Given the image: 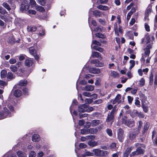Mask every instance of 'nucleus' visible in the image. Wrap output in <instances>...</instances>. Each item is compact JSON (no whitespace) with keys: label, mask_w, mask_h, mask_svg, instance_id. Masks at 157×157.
Listing matches in <instances>:
<instances>
[{"label":"nucleus","mask_w":157,"mask_h":157,"mask_svg":"<svg viewBox=\"0 0 157 157\" xmlns=\"http://www.w3.org/2000/svg\"><path fill=\"white\" fill-rule=\"evenodd\" d=\"M11 116V113L6 107H4L3 109L0 111V120L10 117Z\"/></svg>","instance_id":"f257e3e1"},{"label":"nucleus","mask_w":157,"mask_h":157,"mask_svg":"<svg viewBox=\"0 0 157 157\" xmlns=\"http://www.w3.org/2000/svg\"><path fill=\"white\" fill-rule=\"evenodd\" d=\"M29 2L24 0L21 4L20 10L22 12H25L29 9Z\"/></svg>","instance_id":"f03ea898"},{"label":"nucleus","mask_w":157,"mask_h":157,"mask_svg":"<svg viewBox=\"0 0 157 157\" xmlns=\"http://www.w3.org/2000/svg\"><path fill=\"white\" fill-rule=\"evenodd\" d=\"M116 110L115 109H113L110 113L108 114L107 118L106 119V121L107 122L109 123L110 122L113 123L114 119V113Z\"/></svg>","instance_id":"7ed1b4c3"},{"label":"nucleus","mask_w":157,"mask_h":157,"mask_svg":"<svg viewBox=\"0 0 157 157\" xmlns=\"http://www.w3.org/2000/svg\"><path fill=\"white\" fill-rule=\"evenodd\" d=\"M93 151L95 155L97 156H105L108 154L107 151L98 149H94L93 150Z\"/></svg>","instance_id":"20e7f679"},{"label":"nucleus","mask_w":157,"mask_h":157,"mask_svg":"<svg viewBox=\"0 0 157 157\" xmlns=\"http://www.w3.org/2000/svg\"><path fill=\"white\" fill-rule=\"evenodd\" d=\"M145 151L141 148V147H138L136 151H133L129 155L130 157L133 156L135 155H143L144 154Z\"/></svg>","instance_id":"39448f33"},{"label":"nucleus","mask_w":157,"mask_h":157,"mask_svg":"<svg viewBox=\"0 0 157 157\" xmlns=\"http://www.w3.org/2000/svg\"><path fill=\"white\" fill-rule=\"evenodd\" d=\"M124 131L122 128H120L117 130V138L119 141L121 143L123 142L124 140Z\"/></svg>","instance_id":"423d86ee"},{"label":"nucleus","mask_w":157,"mask_h":157,"mask_svg":"<svg viewBox=\"0 0 157 157\" xmlns=\"http://www.w3.org/2000/svg\"><path fill=\"white\" fill-rule=\"evenodd\" d=\"M29 53L31 55L33 56L35 59L37 61L39 59L40 57L37 53L36 50H35L33 47L32 46L29 48Z\"/></svg>","instance_id":"0eeeda50"},{"label":"nucleus","mask_w":157,"mask_h":157,"mask_svg":"<svg viewBox=\"0 0 157 157\" xmlns=\"http://www.w3.org/2000/svg\"><path fill=\"white\" fill-rule=\"evenodd\" d=\"M139 131L136 130H134L129 132L128 139L132 141L135 139L136 136L138 134Z\"/></svg>","instance_id":"6e6552de"},{"label":"nucleus","mask_w":157,"mask_h":157,"mask_svg":"<svg viewBox=\"0 0 157 157\" xmlns=\"http://www.w3.org/2000/svg\"><path fill=\"white\" fill-rule=\"evenodd\" d=\"M91 63L95 64V66L98 67H102L104 66V64L100 62L98 59H93L90 61Z\"/></svg>","instance_id":"1a4fd4ad"},{"label":"nucleus","mask_w":157,"mask_h":157,"mask_svg":"<svg viewBox=\"0 0 157 157\" xmlns=\"http://www.w3.org/2000/svg\"><path fill=\"white\" fill-rule=\"evenodd\" d=\"M132 149V147H129L126 148L124 153L123 154V157H128L129 154Z\"/></svg>","instance_id":"9d476101"},{"label":"nucleus","mask_w":157,"mask_h":157,"mask_svg":"<svg viewBox=\"0 0 157 157\" xmlns=\"http://www.w3.org/2000/svg\"><path fill=\"white\" fill-rule=\"evenodd\" d=\"M141 104V107L143 109V111L145 113H147L149 110L147 104L145 101H142Z\"/></svg>","instance_id":"9b49d317"},{"label":"nucleus","mask_w":157,"mask_h":157,"mask_svg":"<svg viewBox=\"0 0 157 157\" xmlns=\"http://www.w3.org/2000/svg\"><path fill=\"white\" fill-rule=\"evenodd\" d=\"M89 72L94 74H98L100 73V70L99 68L96 67H90L89 69Z\"/></svg>","instance_id":"f8f14e48"},{"label":"nucleus","mask_w":157,"mask_h":157,"mask_svg":"<svg viewBox=\"0 0 157 157\" xmlns=\"http://www.w3.org/2000/svg\"><path fill=\"white\" fill-rule=\"evenodd\" d=\"M13 95L16 98H18L21 96L22 92L21 90L17 89L13 91Z\"/></svg>","instance_id":"ddd939ff"},{"label":"nucleus","mask_w":157,"mask_h":157,"mask_svg":"<svg viewBox=\"0 0 157 157\" xmlns=\"http://www.w3.org/2000/svg\"><path fill=\"white\" fill-rule=\"evenodd\" d=\"M121 95L120 94H118L116 96L115 99L113 100V104H114L116 103H118V104H119L121 103V100H120L121 98Z\"/></svg>","instance_id":"4468645a"},{"label":"nucleus","mask_w":157,"mask_h":157,"mask_svg":"<svg viewBox=\"0 0 157 157\" xmlns=\"http://www.w3.org/2000/svg\"><path fill=\"white\" fill-rule=\"evenodd\" d=\"M125 125L130 128L132 127L135 125V122L133 120L128 119Z\"/></svg>","instance_id":"2eb2a0df"},{"label":"nucleus","mask_w":157,"mask_h":157,"mask_svg":"<svg viewBox=\"0 0 157 157\" xmlns=\"http://www.w3.org/2000/svg\"><path fill=\"white\" fill-rule=\"evenodd\" d=\"M150 125V124L148 122H146L144 124L143 129L142 131V134L144 135L148 129Z\"/></svg>","instance_id":"dca6fc26"},{"label":"nucleus","mask_w":157,"mask_h":157,"mask_svg":"<svg viewBox=\"0 0 157 157\" xmlns=\"http://www.w3.org/2000/svg\"><path fill=\"white\" fill-rule=\"evenodd\" d=\"M27 29L28 32L31 33L35 31L37 29L36 27L34 25L28 26Z\"/></svg>","instance_id":"f3484780"},{"label":"nucleus","mask_w":157,"mask_h":157,"mask_svg":"<svg viewBox=\"0 0 157 157\" xmlns=\"http://www.w3.org/2000/svg\"><path fill=\"white\" fill-rule=\"evenodd\" d=\"M40 137L39 135L35 134L33 135L32 137V141L34 142H37L40 141Z\"/></svg>","instance_id":"a211bd4d"},{"label":"nucleus","mask_w":157,"mask_h":157,"mask_svg":"<svg viewBox=\"0 0 157 157\" xmlns=\"http://www.w3.org/2000/svg\"><path fill=\"white\" fill-rule=\"evenodd\" d=\"M97 7L98 9L102 10L107 11L109 10V8L108 6H103L101 5H99L97 6Z\"/></svg>","instance_id":"6ab92c4d"},{"label":"nucleus","mask_w":157,"mask_h":157,"mask_svg":"<svg viewBox=\"0 0 157 157\" xmlns=\"http://www.w3.org/2000/svg\"><path fill=\"white\" fill-rule=\"evenodd\" d=\"M28 83L27 81L25 79L22 80H21L18 84V85L21 86H26Z\"/></svg>","instance_id":"aec40b11"},{"label":"nucleus","mask_w":157,"mask_h":157,"mask_svg":"<svg viewBox=\"0 0 157 157\" xmlns=\"http://www.w3.org/2000/svg\"><path fill=\"white\" fill-rule=\"evenodd\" d=\"M87 144L90 147H94L98 145V143L95 141L90 140L88 142Z\"/></svg>","instance_id":"412c9836"},{"label":"nucleus","mask_w":157,"mask_h":157,"mask_svg":"<svg viewBox=\"0 0 157 157\" xmlns=\"http://www.w3.org/2000/svg\"><path fill=\"white\" fill-rule=\"evenodd\" d=\"M33 61L31 59H26L25 61V65L28 67H29L33 64Z\"/></svg>","instance_id":"4be33fe9"},{"label":"nucleus","mask_w":157,"mask_h":157,"mask_svg":"<svg viewBox=\"0 0 157 157\" xmlns=\"http://www.w3.org/2000/svg\"><path fill=\"white\" fill-rule=\"evenodd\" d=\"M85 106L86 105L85 104L78 106V111L80 113L84 112H85L84 108H86Z\"/></svg>","instance_id":"5701e85b"},{"label":"nucleus","mask_w":157,"mask_h":157,"mask_svg":"<svg viewBox=\"0 0 157 157\" xmlns=\"http://www.w3.org/2000/svg\"><path fill=\"white\" fill-rule=\"evenodd\" d=\"M6 77L8 81L11 80L15 78V76L10 72H8L7 73Z\"/></svg>","instance_id":"b1692460"},{"label":"nucleus","mask_w":157,"mask_h":157,"mask_svg":"<svg viewBox=\"0 0 157 157\" xmlns=\"http://www.w3.org/2000/svg\"><path fill=\"white\" fill-rule=\"evenodd\" d=\"M94 89V86L91 85H87L84 87V90L87 91H92Z\"/></svg>","instance_id":"393cba45"},{"label":"nucleus","mask_w":157,"mask_h":157,"mask_svg":"<svg viewBox=\"0 0 157 157\" xmlns=\"http://www.w3.org/2000/svg\"><path fill=\"white\" fill-rule=\"evenodd\" d=\"M93 15L95 17H100L101 15V12L100 11L96 10L93 11Z\"/></svg>","instance_id":"a878e982"},{"label":"nucleus","mask_w":157,"mask_h":157,"mask_svg":"<svg viewBox=\"0 0 157 157\" xmlns=\"http://www.w3.org/2000/svg\"><path fill=\"white\" fill-rule=\"evenodd\" d=\"M7 71L5 70H2L1 71L0 73L1 77L2 78H5L7 75Z\"/></svg>","instance_id":"bb28decb"},{"label":"nucleus","mask_w":157,"mask_h":157,"mask_svg":"<svg viewBox=\"0 0 157 157\" xmlns=\"http://www.w3.org/2000/svg\"><path fill=\"white\" fill-rule=\"evenodd\" d=\"M88 134H94L98 132V130L96 128H90L88 129Z\"/></svg>","instance_id":"cd10ccee"},{"label":"nucleus","mask_w":157,"mask_h":157,"mask_svg":"<svg viewBox=\"0 0 157 157\" xmlns=\"http://www.w3.org/2000/svg\"><path fill=\"white\" fill-rule=\"evenodd\" d=\"M17 155L18 157H27L26 154L24 153L21 151H18L17 152Z\"/></svg>","instance_id":"c85d7f7f"},{"label":"nucleus","mask_w":157,"mask_h":157,"mask_svg":"<svg viewBox=\"0 0 157 157\" xmlns=\"http://www.w3.org/2000/svg\"><path fill=\"white\" fill-rule=\"evenodd\" d=\"M100 120H94L92 121L91 124L92 126H96L98 125L100 123Z\"/></svg>","instance_id":"c756f323"},{"label":"nucleus","mask_w":157,"mask_h":157,"mask_svg":"<svg viewBox=\"0 0 157 157\" xmlns=\"http://www.w3.org/2000/svg\"><path fill=\"white\" fill-rule=\"evenodd\" d=\"M2 6L8 11L11 10L10 6L6 2H4L2 4Z\"/></svg>","instance_id":"7c9ffc66"},{"label":"nucleus","mask_w":157,"mask_h":157,"mask_svg":"<svg viewBox=\"0 0 157 157\" xmlns=\"http://www.w3.org/2000/svg\"><path fill=\"white\" fill-rule=\"evenodd\" d=\"M93 48L96 50L99 51L100 52H101L103 51L104 49L103 48L98 47L97 46L94 45L93 47Z\"/></svg>","instance_id":"2f4dec72"},{"label":"nucleus","mask_w":157,"mask_h":157,"mask_svg":"<svg viewBox=\"0 0 157 157\" xmlns=\"http://www.w3.org/2000/svg\"><path fill=\"white\" fill-rule=\"evenodd\" d=\"M101 54L97 52H93L92 56L93 58H94L95 57L98 58L99 56H100Z\"/></svg>","instance_id":"473e14b6"},{"label":"nucleus","mask_w":157,"mask_h":157,"mask_svg":"<svg viewBox=\"0 0 157 157\" xmlns=\"http://www.w3.org/2000/svg\"><path fill=\"white\" fill-rule=\"evenodd\" d=\"M95 36L97 37L104 39L105 38V35L100 33H97L95 34Z\"/></svg>","instance_id":"72a5a7b5"},{"label":"nucleus","mask_w":157,"mask_h":157,"mask_svg":"<svg viewBox=\"0 0 157 157\" xmlns=\"http://www.w3.org/2000/svg\"><path fill=\"white\" fill-rule=\"evenodd\" d=\"M153 76L152 73L149 76V84L150 86H152L153 84Z\"/></svg>","instance_id":"f704fd0d"},{"label":"nucleus","mask_w":157,"mask_h":157,"mask_svg":"<svg viewBox=\"0 0 157 157\" xmlns=\"http://www.w3.org/2000/svg\"><path fill=\"white\" fill-rule=\"evenodd\" d=\"M23 94L24 95L28 96L29 95V89L28 88L25 87L22 90Z\"/></svg>","instance_id":"c9c22d12"},{"label":"nucleus","mask_w":157,"mask_h":157,"mask_svg":"<svg viewBox=\"0 0 157 157\" xmlns=\"http://www.w3.org/2000/svg\"><path fill=\"white\" fill-rule=\"evenodd\" d=\"M127 118L128 117L126 116H124V117L121 119V122L122 124L125 125L127 121L128 120H127Z\"/></svg>","instance_id":"e433bc0d"},{"label":"nucleus","mask_w":157,"mask_h":157,"mask_svg":"<svg viewBox=\"0 0 157 157\" xmlns=\"http://www.w3.org/2000/svg\"><path fill=\"white\" fill-rule=\"evenodd\" d=\"M10 68L11 70L13 72H15L17 71V68L14 65H11Z\"/></svg>","instance_id":"4c0bfd02"},{"label":"nucleus","mask_w":157,"mask_h":157,"mask_svg":"<svg viewBox=\"0 0 157 157\" xmlns=\"http://www.w3.org/2000/svg\"><path fill=\"white\" fill-rule=\"evenodd\" d=\"M145 80L144 78H142L140 81L139 84L140 86L141 87L145 85Z\"/></svg>","instance_id":"58836bf2"},{"label":"nucleus","mask_w":157,"mask_h":157,"mask_svg":"<svg viewBox=\"0 0 157 157\" xmlns=\"http://www.w3.org/2000/svg\"><path fill=\"white\" fill-rule=\"evenodd\" d=\"M7 13L6 9L2 7H0V13L4 15Z\"/></svg>","instance_id":"ea45409f"},{"label":"nucleus","mask_w":157,"mask_h":157,"mask_svg":"<svg viewBox=\"0 0 157 157\" xmlns=\"http://www.w3.org/2000/svg\"><path fill=\"white\" fill-rule=\"evenodd\" d=\"M36 154L34 151H31L29 153V157H36Z\"/></svg>","instance_id":"a19ab883"},{"label":"nucleus","mask_w":157,"mask_h":157,"mask_svg":"<svg viewBox=\"0 0 157 157\" xmlns=\"http://www.w3.org/2000/svg\"><path fill=\"white\" fill-rule=\"evenodd\" d=\"M111 74V76H113L114 78L118 77L119 76V74L117 71H114L112 72Z\"/></svg>","instance_id":"79ce46f5"},{"label":"nucleus","mask_w":157,"mask_h":157,"mask_svg":"<svg viewBox=\"0 0 157 157\" xmlns=\"http://www.w3.org/2000/svg\"><path fill=\"white\" fill-rule=\"evenodd\" d=\"M140 98H142L141 101H145L147 98V97L143 94H141L140 95Z\"/></svg>","instance_id":"37998d69"},{"label":"nucleus","mask_w":157,"mask_h":157,"mask_svg":"<svg viewBox=\"0 0 157 157\" xmlns=\"http://www.w3.org/2000/svg\"><path fill=\"white\" fill-rule=\"evenodd\" d=\"M93 44H94L99 46H101V44L99 42L96 40L93 41L92 44H91V46Z\"/></svg>","instance_id":"c03bdc74"},{"label":"nucleus","mask_w":157,"mask_h":157,"mask_svg":"<svg viewBox=\"0 0 157 157\" xmlns=\"http://www.w3.org/2000/svg\"><path fill=\"white\" fill-rule=\"evenodd\" d=\"M110 148L111 149H115L116 148V144L115 143H112L110 146Z\"/></svg>","instance_id":"a18cd8bd"},{"label":"nucleus","mask_w":157,"mask_h":157,"mask_svg":"<svg viewBox=\"0 0 157 157\" xmlns=\"http://www.w3.org/2000/svg\"><path fill=\"white\" fill-rule=\"evenodd\" d=\"M106 132L107 134L110 136H112L113 135V133L112 130L109 128H107L106 130Z\"/></svg>","instance_id":"49530a36"},{"label":"nucleus","mask_w":157,"mask_h":157,"mask_svg":"<svg viewBox=\"0 0 157 157\" xmlns=\"http://www.w3.org/2000/svg\"><path fill=\"white\" fill-rule=\"evenodd\" d=\"M81 133L82 134H88V129H82L81 130Z\"/></svg>","instance_id":"de8ad7c7"},{"label":"nucleus","mask_w":157,"mask_h":157,"mask_svg":"<svg viewBox=\"0 0 157 157\" xmlns=\"http://www.w3.org/2000/svg\"><path fill=\"white\" fill-rule=\"evenodd\" d=\"M28 14L35 15L36 13V11L33 10H30L28 11Z\"/></svg>","instance_id":"09e8293b"},{"label":"nucleus","mask_w":157,"mask_h":157,"mask_svg":"<svg viewBox=\"0 0 157 157\" xmlns=\"http://www.w3.org/2000/svg\"><path fill=\"white\" fill-rule=\"evenodd\" d=\"M151 6L149 4L146 10V11L145 13H149L151 12Z\"/></svg>","instance_id":"8fccbe9b"},{"label":"nucleus","mask_w":157,"mask_h":157,"mask_svg":"<svg viewBox=\"0 0 157 157\" xmlns=\"http://www.w3.org/2000/svg\"><path fill=\"white\" fill-rule=\"evenodd\" d=\"M79 147L80 148H84L86 147L87 145L84 143H80L79 144Z\"/></svg>","instance_id":"3c124183"},{"label":"nucleus","mask_w":157,"mask_h":157,"mask_svg":"<svg viewBox=\"0 0 157 157\" xmlns=\"http://www.w3.org/2000/svg\"><path fill=\"white\" fill-rule=\"evenodd\" d=\"M18 71L22 73H25V72L27 71V70L24 67L21 68L18 70Z\"/></svg>","instance_id":"603ef678"},{"label":"nucleus","mask_w":157,"mask_h":157,"mask_svg":"<svg viewBox=\"0 0 157 157\" xmlns=\"http://www.w3.org/2000/svg\"><path fill=\"white\" fill-rule=\"evenodd\" d=\"M37 9L40 12H44L45 11V10L44 8L43 7L41 6H39L37 7Z\"/></svg>","instance_id":"864d4df0"},{"label":"nucleus","mask_w":157,"mask_h":157,"mask_svg":"<svg viewBox=\"0 0 157 157\" xmlns=\"http://www.w3.org/2000/svg\"><path fill=\"white\" fill-rule=\"evenodd\" d=\"M95 136L94 135L87 136L86 138L87 140L90 139V140H94L95 138Z\"/></svg>","instance_id":"5fc2aeb1"},{"label":"nucleus","mask_w":157,"mask_h":157,"mask_svg":"<svg viewBox=\"0 0 157 157\" xmlns=\"http://www.w3.org/2000/svg\"><path fill=\"white\" fill-rule=\"evenodd\" d=\"M127 97L128 103L130 104L132 102L133 100V97L129 96H128Z\"/></svg>","instance_id":"6e6d98bb"},{"label":"nucleus","mask_w":157,"mask_h":157,"mask_svg":"<svg viewBox=\"0 0 157 157\" xmlns=\"http://www.w3.org/2000/svg\"><path fill=\"white\" fill-rule=\"evenodd\" d=\"M136 20L134 18H132L129 22V26H131L133 25L135 22Z\"/></svg>","instance_id":"4d7b16f0"},{"label":"nucleus","mask_w":157,"mask_h":157,"mask_svg":"<svg viewBox=\"0 0 157 157\" xmlns=\"http://www.w3.org/2000/svg\"><path fill=\"white\" fill-rule=\"evenodd\" d=\"M99 22L102 25H104L105 23V21L104 19H102L101 18H99L98 19Z\"/></svg>","instance_id":"13d9d810"},{"label":"nucleus","mask_w":157,"mask_h":157,"mask_svg":"<svg viewBox=\"0 0 157 157\" xmlns=\"http://www.w3.org/2000/svg\"><path fill=\"white\" fill-rule=\"evenodd\" d=\"M145 28L146 31L147 32H149L150 31V26L147 23H145L144 24Z\"/></svg>","instance_id":"bf43d9fd"},{"label":"nucleus","mask_w":157,"mask_h":157,"mask_svg":"<svg viewBox=\"0 0 157 157\" xmlns=\"http://www.w3.org/2000/svg\"><path fill=\"white\" fill-rule=\"evenodd\" d=\"M138 129L139 130L140 129L142 126L143 122L141 121H138Z\"/></svg>","instance_id":"052dcab7"},{"label":"nucleus","mask_w":157,"mask_h":157,"mask_svg":"<svg viewBox=\"0 0 157 157\" xmlns=\"http://www.w3.org/2000/svg\"><path fill=\"white\" fill-rule=\"evenodd\" d=\"M145 50V52L144 53L147 56H149L150 52V50L149 49H147L146 48H145L144 49Z\"/></svg>","instance_id":"680f3d73"},{"label":"nucleus","mask_w":157,"mask_h":157,"mask_svg":"<svg viewBox=\"0 0 157 157\" xmlns=\"http://www.w3.org/2000/svg\"><path fill=\"white\" fill-rule=\"evenodd\" d=\"M102 102V100L101 99H99L94 101V104H100Z\"/></svg>","instance_id":"e2e57ef3"},{"label":"nucleus","mask_w":157,"mask_h":157,"mask_svg":"<svg viewBox=\"0 0 157 157\" xmlns=\"http://www.w3.org/2000/svg\"><path fill=\"white\" fill-rule=\"evenodd\" d=\"M140 101L138 99H136L135 100V105L138 107H140Z\"/></svg>","instance_id":"0e129e2a"},{"label":"nucleus","mask_w":157,"mask_h":157,"mask_svg":"<svg viewBox=\"0 0 157 157\" xmlns=\"http://www.w3.org/2000/svg\"><path fill=\"white\" fill-rule=\"evenodd\" d=\"M45 30L44 29H42L41 30V33H39V35L40 36H44L45 34Z\"/></svg>","instance_id":"69168bd1"},{"label":"nucleus","mask_w":157,"mask_h":157,"mask_svg":"<svg viewBox=\"0 0 157 157\" xmlns=\"http://www.w3.org/2000/svg\"><path fill=\"white\" fill-rule=\"evenodd\" d=\"M79 115L80 118H82L83 117H87L88 116V114L87 113H84L79 114Z\"/></svg>","instance_id":"338daca9"},{"label":"nucleus","mask_w":157,"mask_h":157,"mask_svg":"<svg viewBox=\"0 0 157 157\" xmlns=\"http://www.w3.org/2000/svg\"><path fill=\"white\" fill-rule=\"evenodd\" d=\"M85 123V121L83 120H80L79 121L78 124L81 126L83 125Z\"/></svg>","instance_id":"774afa93"}]
</instances>
